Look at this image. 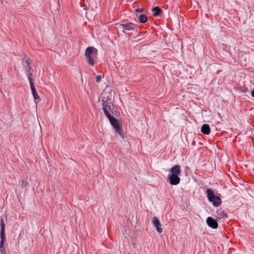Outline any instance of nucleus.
<instances>
[{
  "label": "nucleus",
  "instance_id": "obj_19",
  "mask_svg": "<svg viewBox=\"0 0 254 254\" xmlns=\"http://www.w3.org/2000/svg\"><path fill=\"white\" fill-rule=\"evenodd\" d=\"M27 185H28V183L26 181L22 180L21 181V188L25 187L27 186Z\"/></svg>",
  "mask_w": 254,
  "mask_h": 254
},
{
  "label": "nucleus",
  "instance_id": "obj_6",
  "mask_svg": "<svg viewBox=\"0 0 254 254\" xmlns=\"http://www.w3.org/2000/svg\"><path fill=\"white\" fill-rule=\"evenodd\" d=\"M102 106L103 110L105 115H106L107 118H108L112 115L110 114V112L113 113L112 110H111V107L110 106V103H109L106 100L102 99Z\"/></svg>",
  "mask_w": 254,
  "mask_h": 254
},
{
  "label": "nucleus",
  "instance_id": "obj_9",
  "mask_svg": "<svg viewBox=\"0 0 254 254\" xmlns=\"http://www.w3.org/2000/svg\"><path fill=\"white\" fill-rule=\"evenodd\" d=\"M0 252H5V249L4 247V243L6 240V237L5 234H0Z\"/></svg>",
  "mask_w": 254,
  "mask_h": 254
},
{
  "label": "nucleus",
  "instance_id": "obj_23",
  "mask_svg": "<svg viewBox=\"0 0 254 254\" xmlns=\"http://www.w3.org/2000/svg\"><path fill=\"white\" fill-rule=\"evenodd\" d=\"M0 254H6V252L4 253H0Z\"/></svg>",
  "mask_w": 254,
  "mask_h": 254
},
{
  "label": "nucleus",
  "instance_id": "obj_21",
  "mask_svg": "<svg viewBox=\"0 0 254 254\" xmlns=\"http://www.w3.org/2000/svg\"><path fill=\"white\" fill-rule=\"evenodd\" d=\"M101 80V76L100 75H97L96 76V81L97 82H99Z\"/></svg>",
  "mask_w": 254,
  "mask_h": 254
},
{
  "label": "nucleus",
  "instance_id": "obj_8",
  "mask_svg": "<svg viewBox=\"0 0 254 254\" xmlns=\"http://www.w3.org/2000/svg\"><path fill=\"white\" fill-rule=\"evenodd\" d=\"M152 224L155 227L157 231L159 233L162 232L163 230L159 219L156 217H154L152 219Z\"/></svg>",
  "mask_w": 254,
  "mask_h": 254
},
{
  "label": "nucleus",
  "instance_id": "obj_1",
  "mask_svg": "<svg viewBox=\"0 0 254 254\" xmlns=\"http://www.w3.org/2000/svg\"><path fill=\"white\" fill-rule=\"evenodd\" d=\"M170 174L168 175L167 181L172 185H178L181 181L179 177L181 173V167L179 165H175L170 171Z\"/></svg>",
  "mask_w": 254,
  "mask_h": 254
},
{
  "label": "nucleus",
  "instance_id": "obj_14",
  "mask_svg": "<svg viewBox=\"0 0 254 254\" xmlns=\"http://www.w3.org/2000/svg\"><path fill=\"white\" fill-rule=\"evenodd\" d=\"M152 11L153 12V15L155 16H158L160 13L162 12V9L158 6L152 8Z\"/></svg>",
  "mask_w": 254,
  "mask_h": 254
},
{
  "label": "nucleus",
  "instance_id": "obj_4",
  "mask_svg": "<svg viewBox=\"0 0 254 254\" xmlns=\"http://www.w3.org/2000/svg\"><path fill=\"white\" fill-rule=\"evenodd\" d=\"M110 122L114 128L115 130L117 133H118L121 137H123V129L121 125L120 124L119 121L114 118L113 116H111L108 118H107Z\"/></svg>",
  "mask_w": 254,
  "mask_h": 254
},
{
  "label": "nucleus",
  "instance_id": "obj_17",
  "mask_svg": "<svg viewBox=\"0 0 254 254\" xmlns=\"http://www.w3.org/2000/svg\"><path fill=\"white\" fill-rule=\"evenodd\" d=\"M144 11V9L143 8H137L135 9L134 14L136 16H138L137 13H142Z\"/></svg>",
  "mask_w": 254,
  "mask_h": 254
},
{
  "label": "nucleus",
  "instance_id": "obj_18",
  "mask_svg": "<svg viewBox=\"0 0 254 254\" xmlns=\"http://www.w3.org/2000/svg\"><path fill=\"white\" fill-rule=\"evenodd\" d=\"M25 59H26V61H25V63H26V67L29 66H31V61L30 60V59H28V58H25Z\"/></svg>",
  "mask_w": 254,
  "mask_h": 254
},
{
  "label": "nucleus",
  "instance_id": "obj_7",
  "mask_svg": "<svg viewBox=\"0 0 254 254\" xmlns=\"http://www.w3.org/2000/svg\"><path fill=\"white\" fill-rule=\"evenodd\" d=\"M206 223L209 227L213 229H216L218 226L217 221L211 217H208L206 219Z\"/></svg>",
  "mask_w": 254,
  "mask_h": 254
},
{
  "label": "nucleus",
  "instance_id": "obj_10",
  "mask_svg": "<svg viewBox=\"0 0 254 254\" xmlns=\"http://www.w3.org/2000/svg\"><path fill=\"white\" fill-rule=\"evenodd\" d=\"M201 131L204 134H209L210 132V128L209 125L207 124L203 125L201 128Z\"/></svg>",
  "mask_w": 254,
  "mask_h": 254
},
{
  "label": "nucleus",
  "instance_id": "obj_15",
  "mask_svg": "<svg viewBox=\"0 0 254 254\" xmlns=\"http://www.w3.org/2000/svg\"><path fill=\"white\" fill-rule=\"evenodd\" d=\"M0 234H5V224L2 218L0 219Z\"/></svg>",
  "mask_w": 254,
  "mask_h": 254
},
{
  "label": "nucleus",
  "instance_id": "obj_12",
  "mask_svg": "<svg viewBox=\"0 0 254 254\" xmlns=\"http://www.w3.org/2000/svg\"><path fill=\"white\" fill-rule=\"evenodd\" d=\"M30 85V87H31V91H32V95L33 96L35 100H40V97L39 96V95H38V94H37V93L36 92L35 87L34 86V84H31V85Z\"/></svg>",
  "mask_w": 254,
  "mask_h": 254
},
{
  "label": "nucleus",
  "instance_id": "obj_11",
  "mask_svg": "<svg viewBox=\"0 0 254 254\" xmlns=\"http://www.w3.org/2000/svg\"><path fill=\"white\" fill-rule=\"evenodd\" d=\"M217 214L219 219L225 218L227 217V214L222 208H219L217 210Z\"/></svg>",
  "mask_w": 254,
  "mask_h": 254
},
{
  "label": "nucleus",
  "instance_id": "obj_20",
  "mask_svg": "<svg viewBox=\"0 0 254 254\" xmlns=\"http://www.w3.org/2000/svg\"><path fill=\"white\" fill-rule=\"evenodd\" d=\"M27 68V73H30V72H33V69L32 68L31 66H29L26 67Z\"/></svg>",
  "mask_w": 254,
  "mask_h": 254
},
{
  "label": "nucleus",
  "instance_id": "obj_3",
  "mask_svg": "<svg viewBox=\"0 0 254 254\" xmlns=\"http://www.w3.org/2000/svg\"><path fill=\"white\" fill-rule=\"evenodd\" d=\"M207 197L208 200L212 202L214 207H218L222 203L220 197L215 195L214 192L210 189L206 190Z\"/></svg>",
  "mask_w": 254,
  "mask_h": 254
},
{
  "label": "nucleus",
  "instance_id": "obj_2",
  "mask_svg": "<svg viewBox=\"0 0 254 254\" xmlns=\"http://www.w3.org/2000/svg\"><path fill=\"white\" fill-rule=\"evenodd\" d=\"M97 50L93 47H88L86 48L84 56L89 65H94L95 62L92 55H97Z\"/></svg>",
  "mask_w": 254,
  "mask_h": 254
},
{
  "label": "nucleus",
  "instance_id": "obj_22",
  "mask_svg": "<svg viewBox=\"0 0 254 254\" xmlns=\"http://www.w3.org/2000/svg\"><path fill=\"white\" fill-rule=\"evenodd\" d=\"M251 95L253 97H254V89L252 91Z\"/></svg>",
  "mask_w": 254,
  "mask_h": 254
},
{
  "label": "nucleus",
  "instance_id": "obj_16",
  "mask_svg": "<svg viewBox=\"0 0 254 254\" xmlns=\"http://www.w3.org/2000/svg\"><path fill=\"white\" fill-rule=\"evenodd\" d=\"M33 72H30V73H27L28 78L30 83V85L33 84Z\"/></svg>",
  "mask_w": 254,
  "mask_h": 254
},
{
  "label": "nucleus",
  "instance_id": "obj_5",
  "mask_svg": "<svg viewBox=\"0 0 254 254\" xmlns=\"http://www.w3.org/2000/svg\"><path fill=\"white\" fill-rule=\"evenodd\" d=\"M119 28L122 30L124 33L126 30L131 31L135 29L137 25L132 22H127L125 23L118 24Z\"/></svg>",
  "mask_w": 254,
  "mask_h": 254
},
{
  "label": "nucleus",
  "instance_id": "obj_13",
  "mask_svg": "<svg viewBox=\"0 0 254 254\" xmlns=\"http://www.w3.org/2000/svg\"><path fill=\"white\" fill-rule=\"evenodd\" d=\"M140 23H145L147 21V17L144 14H140L137 16Z\"/></svg>",
  "mask_w": 254,
  "mask_h": 254
}]
</instances>
